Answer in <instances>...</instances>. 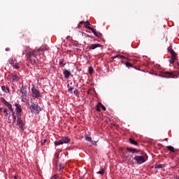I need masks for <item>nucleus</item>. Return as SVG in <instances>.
Segmentation results:
<instances>
[{
	"label": "nucleus",
	"instance_id": "1",
	"mask_svg": "<svg viewBox=\"0 0 179 179\" xmlns=\"http://www.w3.org/2000/svg\"><path fill=\"white\" fill-rule=\"evenodd\" d=\"M44 50V48H40L34 50L30 48V47L27 46L22 51V54L25 55L28 62H30L31 65H34V64H36L38 61L37 56L40 55V54H41V52H43Z\"/></svg>",
	"mask_w": 179,
	"mask_h": 179
},
{
	"label": "nucleus",
	"instance_id": "2",
	"mask_svg": "<svg viewBox=\"0 0 179 179\" xmlns=\"http://www.w3.org/2000/svg\"><path fill=\"white\" fill-rule=\"evenodd\" d=\"M20 93H21V101L22 103H26L27 101V98L29 97V94H27V89H26V87L22 86L20 88Z\"/></svg>",
	"mask_w": 179,
	"mask_h": 179
},
{
	"label": "nucleus",
	"instance_id": "3",
	"mask_svg": "<svg viewBox=\"0 0 179 179\" xmlns=\"http://www.w3.org/2000/svg\"><path fill=\"white\" fill-rule=\"evenodd\" d=\"M31 92L32 94V97H34L35 99H38V97H41V94H40V91L37 90V87L35 85H32Z\"/></svg>",
	"mask_w": 179,
	"mask_h": 179
},
{
	"label": "nucleus",
	"instance_id": "4",
	"mask_svg": "<svg viewBox=\"0 0 179 179\" xmlns=\"http://www.w3.org/2000/svg\"><path fill=\"white\" fill-rule=\"evenodd\" d=\"M31 105L29 106V109L31 110V113H38L40 111H41V108L38 106V105L34 104V103L31 102Z\"/></svg>",
	"mask_w": 179,
	"mask_h": 179
},
{
	"label": "nucleus",
	"instance_id": "5",
	"mask_svg": "<svg viewBox=\"0 0 179 179\" xmlns=\"http://www.w3.org/2000/svg\"><path fill=\"white\" fill-rule=\"evenodd\" d=\"M8 63L10 64L11 66H13L15 69H20V64L17 62V60H16L15 58H11L8 60Z\"/></svg>",
	"mask_w": 179,
	"mask_h": 179
},
{
	"label": "nucleus",
	"instance_id": "6",
	"mask_svg": "<svg viewBox=\"0 0 179 179\" xmlns=\"http://www.w3.org/2000/svg\"><path fill=\"white\" fill-rule=\"evenodd\" d=\"M17 124L21 131H24V124L23 123V120H22V115L17 116Z\"/></svg>",
	"mask_w": 179,
	"mask_h": 179
},
{
	"label": "nucleus",
	"instance_id": "7",
	"mask_svg": "<svg viewBox=\"0 0 179 179\" xmlns=\"http://www.w3.org/2000/svg\"><path fill=\"white\" fill-rule=\"evenodd\" d=\"M134 159L137 162L138 164H142L146 162V159L144 158V157L141 155H136Z\"/></svg>",
	"mask_w": 179,
	"mask_h": 179
},
{
	"label": "nucleus",
	"instance_id": "8",
	"mask_svg": "<svg viewBox=\"0 0 179 179\" xmlns=\"http://www.w3.org/2000/svg\"><path fill=\"white\" fill-rule=\"evenodd\" d=\"M16 115H22V106L20 103H15Z\"/></svg>",
	"mask_w": 179,
	"mask_h": 179
},
{
	"label": "nucleus",
	"instance_id": "9",
	"mask_svg": "<svg viewBox=\"0 0 179 179\" xmlns=\"http://www.w3.org/2000/svg\"><path fill=\"white\" fill-rule=\"evenodd\" d=\"M171 58L169 59L170 64H174V61L177 59V55L176 54V52L174 50L171 51Z\"/></svg>",
	"mask_w": 179,
	"mask_h": 179
},
{
	"label": "nucleus",
	"instance_id": "10",
	"mask_svg": "<svg viewBox=\"0 0 179 179\" xmlns=\"http://www.w3.org/2000/svg\"><path fill=\"white\" fill-rule=\"evenodd\" d=\"M99 47H101L100 43L91 44L88 46V50H96V48H98Z\"/></svg>",
	"mask_w": 179,
	"mask_h": 179
},
{
	"label": "nucleus",
	"instance_id": "11",
	"mask_svg": "<svg viewBox=\"0 0 179 179\" xmlns=\"http://www.w3.org/2000/svg\"><path fill=\"white\" fill-rule=\"evenodd\" d=\"M63 74L65 79H68L71 75V71H68L67 69H64L63 71Z\"/></svg>",
	"mask_w": 179,
	"mask_h": 179
},
{
	"label": "nucleus",
	"instance_id": "12",
	"mask_svg": "<svg viewBox=\"0 0 179 179\" xmlns=\"http://www.w3.org/2000/svg\"><path fill=\"white\" fill-rule=\"evenodd\" d=\"M62 143H69V142H71V139L66 136H63L62 137V139H61Z\"/></svg>",
	"mask_w": 179,
	"mask_h": 179
},
{
	"label": "nucleus",
	"instance_id": "13",
	"mask_svg": "<svg viewBox=\"0 0 179 179\" xmlns=\"http://www.w3.org/2000/svg\"><path fill=\"white\" fill-rule=\"evenodd\" d=\"M11 78H12V82H19V80H20V78H19L17 75H12Z\"/></svg>",
	"mask_w": 179,
	"mask_h": 179
},
{
	"label": "nucleus",
	"instance_id": "14",
	"mask_svg": "<svg viewBox=\"0 0 179 179\" xmlns=\"http://www.w3.org/2000/svg\"><path fill=\"white\" fill-rule=\"evenodd\" d=\"M166 148L168 149V150H169L170 152H172V153H176V150H174V147L171 146V145H168L166 147Z\"/></svg>",
	"mask_w": 179,
	"mask_h": 179
},
{
	"label": "nucleus",
	"instance_id": "15",
	"mask_svg": "<svg viewBox=\"0 0 179 179\" xmlns=\"http://www.w3.org/2000/svg\"><path fill=\"white\" fill-rule=\"evenodd\" d=\"M127 151L130 152L131 153H135L136 152V150L135 148H127Z\"/></svg>",
	"mask_w": 179,
	"mask_h": 179
},
{
	"label": "nucleus",
	"instance_id": "16",
	"mask_svg": "<svg viewBox=\"0 0 179 179\" xmlns=\"http://www.w3.org/2000/svg\"><path fill=\"white\" fill-rule=\"evenodd\" d=\"M129 141L131 145H134L135 146L138 145V142H136V141L130 138Z\"/></svg>",
	"mask_w": 179,
	"mask_h": 179
},
{
	"label": "nucleus",
	"instance_id": "17",
	"mask_svg": "<svg viewBox=\"0 0 179 179\" xmlns=\"http://www.w3.org/2000/svg\"><path fill=\"white\" fill-rule=\"evenodd\" d=\"M83 23L85 24H88V26H90V22L89 21H86V22L81 21L80 22V24H78V27H80V24H83Z\"/></svg>",
	"mask_w": 179,
	"mask_h": 179
},
{
	"label": "nucleus",
	"instance_id": "18",
	"mask_svg": "<svg viewBox=\"0 0 179 179\" xmlns=\"http://www.w3.org/2000/svg\"><path fill=\"white\" fill-rule=\"evenodd\" d=\"M1 90H3V92H4V93H9V89H8L5 86L1 87Z\"/></svg>",
	"mask_w": 179,
	"mask_h": 179
},
{
	"label": "nucleus",
	"instance_id": "19",
	"mask_svg": "<svg viewBox=\"0 0 179 179\" xmlns=\"http://www.w3.org/2000/svg\"><path fill=\"white\" fill-rule=\"evenodd\" d=\"M85 141H87V142H91L92 143H93V141H92V138L90 137L89 136H85Z\"/></svg>",
	"mask_w": 179,
	"mask_h": 179
},
{
	"label": "nucleus",
	"instance_id": "20",
	"mask_svg": "<svg viewBox=\"0 0 179 179\" xmlns=\"http://www.w3.org/2000/svg\"><path fill=\"white\" fill-rule=\"evenodd\" d=\"M55 146H59V145H64V143H62V141L60 140L59 141H55Z\"/></svg>",
	"mask_w": 179,
	"mask_h": 179
},
{
	"label": "nucleus",
	"instance_id": "21",
	"mask_svg": "<svg viewBox=\"0 0 179 179\" xmlns=\"http://www.w3.org/2000/svg\"><path fill=\"white\" fill-rule=\"evenodd\" d=\"M1 101H2V103H3V104L5 105V106H6V107H8V105L10 104L9 103V102H8L6 100H5V99H2V100H1Z\"/></svg>",
	"mask_w": 179,
	"mask_h": 179
},
{
	"label": "nucleus",
	"instance_id": "22",
	"mask_svg": "<svg viewBox=\"0 0 179 179\" xmlns=\"http://www.w3.org/2000/svg\"><path fill=\"white\" fill-rule=\"evenodd\" d=\"M9 111V110L8 109H4L3 110V113L6 114V117H10V114H9L8 112Z\"/></svg>",
	"mask_w": 179,
	"mask_h": 179
},
{
	"label": "nucleus",
	"instance_id": "23",
	"mask_svg": "<svg viewBox=\"0 0 179 179\" xmlns=\"http://www.w3.org/2000/svg\"><path fill=\"white\" fill-rule=\"evenodd\" d=\"M88 72H89L90 75H92V73H93V67L90 66L88 68Z\"/></svg>",
	"mask_w": 179,
	"mask_h": 179
},
{
	"label": "nucleus",
	"instance_id": "24",
	"mask_svg": "<svg viewBox=\"0 0 179 179\" xmlns=\"http://www.w3.org/2000/svg\"><path fill=\"white\" fill-rule=\"evenodd\" d=\"M125 65L129 68H132V64H131V62H127Z\"/></svg>",
	"mask_w": 179,
	"mask_h": 179
},
{
	"label": "nucleus",
	"instance_id": "25",
	"mask_svg": "<svg viewBox=\"0 0 179 179\" xmlns=\"http://www.w3.org/2000/svg\"><path fill=\"white\" fill-rule=\"evenodd\" d=\"M97 174H101V175H103L104 174V169H101V171H99L98 172H96Z\"/></svg>",
	"mask_w": 179,
	"mask_h": 179
},
{
	"label": "nucleus",
	"instance_id": "26",
	"mask_svg": "<svg viewBox=\"0 0 179 179\" xmlns=\"http://www.w3.org/2000/svg\"><path fill=\"white\" fill-rule=\"evenodd\" d=\"M67 87L69 89V92H72L73 90V87L69 86V84L67 85Z\"/></svg>",
	"mask_w": 179,
	"mask_h": 179
},
{
	"label": "nucleus",
	"instance_id": "27",
	"mask_svg": "<svg viewBox=\"0 0 179 179\" xmlns=\"http://www.w3.org/2000/svg\"><path fill=\"white\" fill-rule=\"evenodd\" d=\"M100 107H101V106H100V105H99V103L96 106L95 108H96V111H99V112L101 111Z\"/></svg>",
	"mask_w": 179,
	"mask_h": 179
},
{
	"label": "nucleus",
	"instance_id": "28",
	"mask_svg": "<svg viewBox=\"0 0 179 179\" xmlns=\"http://www.w3.org/2000/svg\"><path fill=\"white\" fill-rule=\"evenodd\" d=\"M88 29L91 30V31H92L93 34L96 33V30L92 28V27H88Z\"/></svg>",
	"mask_w": 179,
	"mask_h": 179
},
{
	"label": "nucleus",
	"instance_id": "29",
	"mask_svg": "<svg viewBox=\"0 0 179 179\" xmlns=\"http://www.w3.org/2000/svg\"><path fill=\"white\" fill-rule=\"evenodd\" d=\"M8 110H10V111H13V108H12V104H9L8 106Z\"/></svg>",
	"mask_w": 179,
	"mask_h": 179
},
{
	"label": "nucleus",
	"instance_id": "30",
	"mask_svg": "<svg viewBox=\"0 0 179 179\" xmlns=\"http://www.w3.org/2000/svg\"><path fill=\"white\" fill-rule=\"evenodd\" d=\"M118 57H120V58H124V56H120V55H115V56H113L112 58L113 59H115V58H118Z\"/></svg>",
	"mask_w": 179,
	"mask_h": 179
},
{
	"label": "nucleus",
	"instance_id": "31",
	"mask_svg": "<svg viewBox=\"0 0 179 179\" xmlns=\"http://www.w3.org/2000/svg\"><path fill=\"white\" fill-rule=\"evenodd\" d=\"M99 105H100V106L101 107L102 110H103V111H106V106L102 105L101 103H99Z\"/></svg>",
	"mask_w": 179,
	"mask_h": 179
},
{
	"label": "nucleus",
	"instance_id": "32",
	"mask_svg": "<svg viewBox=\"0 0 179 179\" xmlns=\"http://www.w3.org/2000/svg\"><path fill=\"white\" fill-rule=\"evenodd\" d=\"M46 143H47V139H43L41 142V145H45Z\"/></svg>",
	"mask_w": 179,
	"mask_h": 179
},
{
	"label": "nucleus",
	"instance_id": "33",
	"mask_svg": "<svg viewBox=\"0 0 179 179\" xmlns=\"http://www.w3.org/2000/svg\"><path fill=\"white\" fill-rule=\"evenodd\" d=\"M59 65H63V66L65 65L64 64V59H60L59 62Z\"/></svg>",
	"mask_w": 179,
	"mask_h": 179
},
{
	"label": "nucleus",
	"instance_id": "34",
	"mask_svg": "<svg viewBox=\"0 0 179 179\" xmlns=\"http://www.w3.org/2000/svg\"><path fill=\"white\" fill-rule=\"evenodd\" d=\"M94 36H96V37H100V36H101V34H97V32L95 31V33H94Z\"/></svg>",
	"mask_w": 179,
	"mask_h": 179
},
{
	"label": "nucleus",
	"instance_id": "35",
	"mask_svg": "<svg viewBox=\"0 0 179 179\" xmlns=\"http://www.w3.org/2000/svg\"><path fill=\"white\" fill-rule=\"evenodd\" d=\"M78 93H79V92L78 91V90H75L73 91V94H76V96H78Z\"/></svg>",
	"mask_w": 179,
	"mask_h": 179
},
{
	"label": "nucleus",
	"instance_id": "36",
	"mask_svg": "<svg viewBox=\"0 0 179 179\" xmlns=\"http://www.w3.org/2000/svg\"><path fill=\"white\" fill-rule=\"evenodd\" d=\"M163 164H158L157 166V169H163Z\"/></svg>",
	"mask_w": 179,
	"mask_h": 179
},
{
	"label": "nucleus",
	"instance_id": "37",
	"mask_svg": "<svg viewBox=\"0 0 179 179\" xmlns=\"http://www.w3.org/2000/svg\"><path fill=\"white\" fill-rule=\"evenodd\" d=\"M62 169H64V166H62V165H59V171H62Z\"/></svg>",
	"mask_w": 179,
	"mask_h": 179
},
{
	"label": "nucleus",
	"instance_id": "38",
	"mask_svg": "<svg viewBox=\"0 0 179 179\" xmlns=\"http://www.w3.org/2000/svg\"><path fill=\"white\" fill-rule=\"evenodd\" d=\"M85 29H89V27H90V25L85 24Z\"/></svg>",
	"mask_w": 179,
	"mask_h": 179
},
{
	"label": "nucleus",
	"instance_id": "39",
	"mask_svg": "<svg viewBox=\"0 0 179 179\" xmlns=\"http://www.w3.org/2000/svg\"><path fill=\"white\" fill-rule=\"evenodd\" d=\"M161 76V78H166V79L171 78V77H167L166 76Z\"/></svg>",
	"mask_w": 179,
	"mask_h": 179
},
{
	"label": "nucleus",
	"instance_id": "40",
	"mask_svg": "<svg viewBox=\"0 0 179 179\" xmlns=\"http://www.w3.org/2000/svg\"><path fill=\"white\" fill-rule=\"evenodd\" d=\"M9 50H10L9 48H6V51H9Z\"/></svg>",
	"mask_w": 179,
	"mask_h": 179
},
{
	"label": "nucleus",
	"instance_id": "41",
	"mask_svg": "<svg viewBox=\"0 0 179 179\" xmlns=\"http://www.w3.org/2000/svg\"><path fill=\"white\" fill-rule=\"evenodd\" d=\"M14 179H17V176L15 175V176H14Z\"/></svg>",
	"mask_w": 179,
	"mask_h": 179
},
{
	"label": "nucleus",
	"instance_id": "42",
	"mask_svg": "<svg viewBox=\"0 0 179 179\" xmlns=\"http://www.w3.org/2000/svg\"><path fill=\"white\" fill-rule=\"evenodd\" d=\"M1 111H2V108H0V113H1Z\"/></svg>",
	"mask_w": 179,
	"mask_h": 179
},
{
	"label": "nucleus",
	"instance_id": "43",
	"mask_svg": "<svg viewBox=\"0 0 179 179\" xmlns=\"http://www.w3.org/2000/svg\"><path fill=\"white\" fill-rule=\"evenodd\" d=\"M13 117H14V120H16V116L14 115Z\"/></svg>",
	"mask_w": 179,
	"mask_h": 179
},
{
	"label": "nucleus",
	"instance_id": "44",
	"mask_svg": "<svg viewBox=\"0 0 179 179\" xmlns=\"http://www.w3.org/2000/svg\"><path fill=\"white\" fill-rule=\"evenodd\" d=\"M165 141H169V138H165Z\"/></svg>",
	"mask_w": 179,
	"mask_h": 179
},
{
	"label": "nucleus",
	"instance_id": "45",
	"mask_svg": "<svg viewBox=\"0 0 179 179\" xmlns=\"http://www.w3.org/2000/svg\"><path fill=\"white\" fill-rule=\"evenodd\" d=\"M166 73L170 74V73H169V72H166Z\"/></svg>",
	"mask_w": 179,
	"mask_h": 179
},
{
	"label": "nucleus",
	"instance_id": "46",
	"mask_svg": "<svg viewBox=\"0 0 179 179\" xmlns=\"http://www.w3.org/2000/svg\"><path fill=\"white\" fill-rule=\"evenodd\" d=\"M27 105L29 106V102L27 103Z\"/></svg>",
	"mask_w": 179,
	"mask_h": 179
},
{
	"label": "nucleus",
	"instance_id": "47",
	"mask_svg": "<svg viewBox=\"0 0 179 179\" xmlns=\"http://www.w3.org/2000/svg\"><path fill=\"white\" fill-rule=\"evenodd\" d=\"M178 65L179 66V63L178 64Z\"/></svg>",
	"mask_w": 179,
	"mask_h": 179
}]
</instances>
